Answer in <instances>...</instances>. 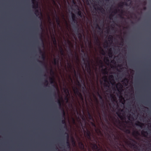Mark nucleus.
<instances>
[{
	"mask_svg": "<svg viewBox=\"0 0 151 151\" xmlns=\"http://www.w3.org/2000/svg\"><path fill=\"white\" fill-rule=\"evenodd\" d=\"M80 123L81 126L83 129L84 133V134L85 136L88 139L91 140V132L87 129V127L86 126V123L85 122L84 125L81 122V120H80Z\"/></svg>",
	"mask_w": 151,
	"mask_h": 151,
	"instance_id": "1",
	"label": "nucleus"
},
{
	"mask_svg": "<svg viewBox=\"0 0 151 151\" xmlns=\"http://www.w3.org/2000/svg\"><path fill=\"white\" fill-rule=\"evenodd\" d=\"M73 90L74 93L76 94H78L80 97L83 96L81 93L79 92V89L77 87H74L73 88Z\"/></svg>",
	"mask_w": 151,
	"mask_h": 151,
	"instance_id": "2",
	"label": "nucleus"
},
{
	"mask_svg": "<svg viewBox=\"0 0 151 151\" xmlns=\"http://www.w3.org/2000/svg\"><path fill=\"white\" fill-rule=\"evenodd\" d=\"M37 48L39 52V53L41 55V59H42L43 60H45V53L42 51L40 47L38 46Z\"/></svg>",
	"mask_w": 151,
	"mask_h": 151,
	"instance_id": "3",
	"label": "nucleus"
},
{
	"mask_svg": "<svg viewBox=\"0 0 151 151\" xmlns=\"http://www.w3.org/2000/svg\"><path fill=\"white\" fill-rule=\"evenodd\" d=\"M92 145V149L93 150L96 151H101V150L98 147L97 145L95 143L91 144Z\"/></svg>",
	"mask_w": 151,
	"mask_h": 151,
	"instance_id": "4",
	"label": "nucleus"
},
{
	"mask_svg": "<svg viewBox=\"0 0 151 151\" xmlns=\"http://www.w3.org/2000/svg\"><path fill=\"white\" fill-rule=\"evenodd\" d=\"M64 135H66V138L67 139V141H66V144H67V147L68 148H70V144L69 141V135L68 133L66 132H65L64 134Z\"/></svg>",
	"mask_w": 151,
	"mask_h": 151,
	"instance_id": "5",
	"label": "nucleus"
},
{
	"mask_svg": "<svg viewBox=\"0 0 151 151\" xmlns=\"http://www.w3.org/2000/svg\"><path fill=\"white\" fill-rule=\"evenodd\" d=\"M76 32L77 33V34L78 35V37L79 39H81L82 36V34L79 33V28L78 26L76 27Z\"/></svg>",
	"mask_w": 151,
	"mask_h": 151,
	"instance_id": "6",
	"label": "nucleus"
},
{
	"mask_svg": "<svg viewBox=\"0 0 151 151\" xmlns=\"http://www.w3.org/2000/svg\"><path fill=\"white\" fill-rule=\"evenodd\" d=\"M86 61L87 63H84V64H85L86 67L91 68V64L90 61H89V58H86Z\"/></svg>",
	"mask_w": 151,
	"mask_h": 151,
	"instance_id": "7",
	"label": "nucleus"
},
{
	"mask_svg": "<svg viewBox=\"0 0 151 151\" xmlns=\"http://www.w3.org/2000/svg\"><path fill=\"white\" fill-rule=\"evenodd\" d=\"M78 145L80 148L81 150H83L84 149V145L83 142H81L78 143Z\"/></svg>",
	"mask_w": 151,
	"mask_h": 151,
	"instance_id": "8",
	"label": "nucleus"
},
{
	"mask_svg": "<svg viewBox=\"0 0 151 151\" xmlns=\"http://www.w3.org/2000/svg\"><path fill=\"white\" fill-rule=\"evenodd\" d=\"M33 8L35 9H38V2L33 4Z\"/></svg>",
	"mask_w": 151,
	"mask_h": 151,
	"instance_id": "9",
	"label": "nucleus"
},
{
	"mask_svg": "<svg viewBox=\"0 0 151 151\" xmlns=\"http://www.w3.org/2000/svg\"><path fill=\"white\" fill-rule=\"evenodd\" d=\"M142 135L145 137H146L148 135V133L147 131H142L141 132Z\"/></svg>",
	"mask_w": 151,
	"mask_h": 151,
	"instance_id": "10",
	"label": "nucleus"
},
{
	"mask_svg": "<svg viewBox=\"0 0 151 151\" xmlns=\"http://www.w3.org/2000/svg\"><path fill=\"white\" fill-rule=\"evenodd\" d=\"M116 88L118 89V90L119 91L120 88V89H122V86L121 83H119L116 85Z\"/></svg>",
	"mask_w": 151,
	"mask_h": 151,
	"instance_id": "11",
	"label": "nucleus"
},
{
	"mask_svg": "<svg viewBox=\"0 0 151 151\" xmlns=\"http://www.w3.org/2000/svg\"><path fill=\"white\" fill-rule=\"evenodd\" d=\"M132 135L136 138L137 136L139 135V134L138 131H134L132 133Z\"/></svg>",
	"mask_w": 151,
	"mask_h": 151,
	"instance_id": "12",
	"label": "nucleus"
},
{
	"mask_svg": "<svg viewBox=\"0 0 151 151\" xmlns=\"http://www.w3.org/2000/svg\"><path fill=\"white\" fill-rule=\"evenodd\" d=\"M61 122H62V123L64 125V129H67V126H66V122L65 120V118H64V119H63L62 120Z\"/></svg>",
	"mask_w": 151,
	"mask_h": 151,
	"instance_id": "13",
	"label": "nucleus"
},
{
	"mask_svg": "<svg viewBox=\"0 0 151 151\" xmlns=\"http://www.w3.org/2000/svg\"><path fill=\"white\" fill-rule=\"evenodd\" d=\"M56 22L57 23L58 25L59 26H60V21L59 17L57 15H56Z\"/></svg>",
	"mask_w": 151,
	"mask_h": 151,
	"instance_id": "14",
	"label": "nucleus"
},
{
	"mask_svg": "<svg viewBox=\"0 0 151 151\" xmlns=\"http://www.w3.org/2000/svg\"><path fill=\"white\" fill-rule=\"evenodd\" d=\"M135 124L136 126H139L140 127H142V126L143 125V123H141L139 121H137L135 123Z\"/></svg>",
	"mask_w": 151,
	"mask_h": 151,
	"instance_id": "15",
	"label": "nucleus"
},
{
	"mask_svg": "<svg viewBox=\"0 0 151 151\" xmlns=\"http://www.w3.org/2000/svg\"><path fill=\"white\" fill-rule=\"evenodd\" d=\"M73 23L74 24H75V25L76 24V25H77L76 26H75V29H76V27H78V26H79L78 24V22H77V19H73Z\"/></svg>",
	"mask_w": 151,
	"mask_h": 151,
	"instance_id": "16",
	"label": "nucleus"
},
{
	"mask_svg": "<svg viewBox=\"0 0 151 151\" xmlns=\"http://www.w3.org/2000/svg\"><path fill=\"white\" fill-rule=\"evenodd\" d=\"M78 11L77 12L78 15H79L80 17H83V13L78 8Z\"/></svg>",
	"mask_w": 151,
	"mask_h": 151,
	"instance_id": "17",
	"label": "nucleus"
},
{
	"mask_svg": "<svg viewBox=\"0 0 151 151\" xmlns=\"http://www.w3.org/2000/svg\"><path fill=\"white\" fill-rule=\"evenodd\" d=\"M102 71L104 74H107L108 72L107 71V69L106 68H105L104 69H102Z\"/></svg>",
	"mask_w": 151,
	"mask_h": 151,
	"instance_id": "18",
	"label": "nucleus"
},
{
	"mask_svg": "<svg viewBox=\"0 0 151 151\" xmlns=\"http://www.w3.org/2000/svg\"><path fill=\"white\" fill-rule=\"evenodd\" d=\"M60 52L62 55H64V52L63 48L62 47H60Z\"/></svg>",
	"mask_w": 151,
	"mask_h": 151,
	"instance_id": "19",
	"label": "nucleus"
},
{
	"mask_svg": "<svg viewBox=\"0 0 151 151\" xmlns=\"http://www.w3.org/2000/svg\"><path fill=\"white\" fill-rule=\"evenodd\" d=\"M94 25H95L96 26V28L98 29L99 30H100V31H101L102 30L101 28L100 27L99 25V24L97 23L95 24Z\"/></svg>",
	"mask_w": 151,
	"mask_h": 151,
	"instance_id": "20",
	"label": "nucleus"
},
{
	"mask_svg": "<svg viewBox=\"0 0 151 151\" xmlns=\"http://www.w3.org/2000/svg\"><path fill=\"white\" fill-rule=\"evenodd\" d=\"M87 72L91 75V68L86 67Z\"/></svg>",
	"mask_w": 151,
	"mask_h": 151,
	"instance_id": "21",
	"label": "nucleus"
},
{
	"mask_svg": "<svg viewBox=\"0 0 151 151\" xmlns=\"http://www.w3.org/2000/svg\"><path fill=\"white\" fill-rule=\"evenodd\" d=\"M37 61L38 62H39V63H40L42 65H44L45 66V68L46 69H47V66L45 65V63L44 62L40 61V60H37Z\"/></svg>",
	"mask_w": 151,
	"mask_h": 151,
	"instance_id": "22",
	"label": "nucleus"
},
{
	"mask_svg": "<svg viewBox=\"0 0 151 151\" xmlns=\"http://www.w3.org/2000/svg\"><path fill=\"white\" fill-rule=\"evenodd\" d=\"M61 110L62 111V117H63V119H64L65 118V113L63 108H62L61 109Z\"/></svg>",
	"mask_w": 151,
	"mask_h": 151,
	"instance_id": "23",
	"label": "nucleus"
},
{
	"mask_svg": "<svg viewBox=\"0 0 151 151\" xmlns=\"http://www.w3.org/2000/svg\"><path fill=\"white\" fill-rule=\"evenodd\" d=\"M35 14L37 16L39 15L40 12L37 9H35Z\"/></svg>",
	"mask_w": 151,
	"mask_h": 151,
	"instance_id": "24",
	"label": "nucleus"
},
{
	"mask_svg": "<svg viewBox=\"0 0 151 151\" xmlns=\"http://www.w3.org/2000/svg\"><path fill=\"white\" fill-rule=\"evenodd\" d=\"M128 119L129 120H132L134 119L133 116L131 114H129V115L128 116Z\"/></svg>",
	"mask_w": 151,
	"mask_h": 151,
	"instance_id": "25",
	"label": "nucleus"
},
{
	"mask_svg": "<svg viewBox=\"0 0 151 151\" xmlns=\"http://www.w3.org/2000/svg\"><path fill=\"white\" fill-rule=\"evenodd\" d=\"M102 111L103 112V116H104L105 117H107V112L106 111H104L102 109Z\"/></svg>",
	"mask_w": 151,
	"mask_h": 151,
	"instance_id": "26",
	"label": "nucleus"
},
{
	"mask_svg": "<svg viewBox=\"0 0 151 151\" xmlns=\"http://www.w3.org/2000/svg\"><path fill=\"white\" fill-rule=\"evenodd\" d=\"M72 19H77L76 16L73 13H71Z\"/></svg>",
	"mask_w": 151,
	"mask_h": 151,
	"instance_id": "27",
	"label": "nucleus"
},
{
	"mask_svg": "<svg viewBox=\"0 0 151 151\" xmlns=\"http://www.w3.org/2000/svg\"><path fill=\"white\" fill-rule=\"evenodd\" d=\"M50 81L51 83H54V78H50Z\"/></svg>",
	"mask_w": 151,
	"mask_h": 151,
	"instance_id": "28",
	"label": "nucleus"
},
{
	"mask_svg": "<svg viewBox=\"0 0 151 151\" xmlns=\"http://www.w3.org/2000/svg\"><path fill=\"white\" fill-rule=\"evenodd\" d=\"M58 103L59 106L60 108L61 109L62 108H61V103L60 100L58 99Z\"/></svg>",
	"mask_w": 151,
	"mask_h": 151,
	"instance_id": "29",
	"label": "nucleus"
},
{
	"mask_svg": "<svg viewBox=\"0 0 151 151\" xmlns=\"http://www.w3.org/2000/svg\"><path fill=\"white\" fill-rule=\"evenodd\" d=\"M109 79H112V81L114 82V83L115 84V82H114V79L113 76L112 75H110L109 76Z\"/></svg>",
	"mask_w": 151,
	"mask_h": 151,
	"instance_id": "30",
	"label": "nucleus"
},
{
	"mask_svg": "<svg viewBox=\"0 0 151 151\" xmlns=\"http://www.w3.org/2000/svg\"><path fill=\"white\" fill-rule=\"evenodd\" d=\"M118 6L120 8H122L124 6L123 4H122V2H120L118 4Z\"/></svg>",
	"mask_w": 151,
	"mask_h": 151,
	"instance_id": "31",
	"label": "nucleus"
},
{
	"mask_svg": "<svg viewBox=\"0 0 151 151\" xmlns=\"http://www.w3.org/2000/svg\"><path fill=\"white\" fill-rule=\"evenodd\" d=\"M97 9L99 10L101 12H104L105 11L102 8H101L98 7L97 8Z\"/></svg>",
	"mask_w": 151,
	"mask_h": 151,
	"instance_id": "32",
	"label": "nucleus"
},
{
	"mask_svg": "<svg viewBox=\"0 0 151 151\" xmlns=\"http://www.w3.org/2000/svg\"><path fill=\"white\" fill-rule=\"evenodd\" d=\"M101 104V106L102 107H103L104 109H105V106L104 103V100L102 101Z\"/></svg>",
	"mask_w": 151,
	"mask_h": 151,
	"instance_id": "33",
	"label": "nucleus"
},
{
	"mask_svg": "<svg viewBox=\"0 0 151 151\" xmlns=\"http://www.w3.org/2000/svg\"><path fill=\"white\" fill-rule=\"evenodd\" d=\"M53 44L55 45H57V42L56 41V40L55 39V38L54 37L53 40Z\"/></svg>",
	"mask_w": 151,
	"mask_h": 151,
	"instance_id": "34",
	"label": "nucleus"
},
{
	"mask_svg": "<svg viewBox=\"0 0 151 151\" xmlns=\"http://www.w3.org/2000/svg\"><path fill=\"white\" fill-rule=\"evenodd\" d=\"M40 35V39H41L42 42V44L43 45V46H44V43H43V40H42V35L41 34H40L39 35Z\"/></svg>",
	"mask_w": 151,
	"mask_h": 151,
	"instance_id": "35",
	"label": "nucleus"
},
{
	"mask_svg": "<svg viewBox=\"0 0 151 151\" xmlns=\"http://www.w3.org/2000/svg\"><path fill=\"white\" fill-rule=\"evenodd\" d=\"M53 62H54V64L55 65H56L57 64V63H58V60H57L56 58H54V60H53Z\"/></svg>",
	"mask_w": 151,
	"mask_h": 151,
	"instance_id": "36",
	"label": "nucleus"
},
{
	"mask_svg": "<svg viewBox=\"0 0 151 151\" xmlns=\"http://www.w3.org/2000/svg\"><path fill=\"white\" fill-rule=\"evenodd\" d=\"M97 94H98V96H99V98L101 99L102 100V101H103L104 100L103 99V98H102V96L101 95L99 94V92H98L97 93Z\"/></svg>",
	"mask_w": 151,
	"mask_h": 151,
	"instance_id": "37",
	"label": "nucleus"
},
{
	"mask_svg": "<svg viewBox=\"0 0 151 151\" xmlns=\"http://www.w3.org/2000/svg\"><path fill=\"white\" fill-rule=\"evenodd\" d=\"M105 43L106 44L104 45L105 46L104 48H107L108 47V43L107 41H106Z\"/></svg>",
	"mask_w": 151,
	"mask_h": 151,
	"instance_id": "38",
	"label": "nucleus"
},
{
	"mask_svg": "<svg viewBox=\"0 0 151 151\" xmlns=\"http://www.w3.org/2000/svg\"><path fill=\"white\" fill-rule=\"evenodd\" d=\"M104 60L106 61V63H109V60L108 57H106L104 59Z\"/></svg>",
	"mask_w": 151,
	"mask_h": 151,
	"instance_id": "39",
	"label": "nucleus"
},
{
	"mask_svg": "<svg viewBox=\"0 0 151 151\" xmlns=\"http://www.w3.org/2000/svg\"><path fill=\"white\" fill-rule=\"evenodd\" d=\"M123 82H126L127 83L128 82V80L127 78H124L122 81Z\"/></svg>",
	"mask_w": 151,
	"mask_h": 151,
	"instance_id": "40",
	"label": "nucleus"
},
{
	"mask_svg": "<svg viewBox=\"0 0 151 151\" xmlns=\"http://www.w3.org/2000/svg\"><path fill=\"white\" fill-rule=\"evenodd\" d=\"M111 134L113 136H114L115 137V139H118V137H116L114 134L113 133V132H111Z\"/></svg>",
	"mask_w": 151,
	"mask_h": 151,
	"instance_id": "41",
	"label": "nucleus"
},
{
	"mask_svg": "<svg viewBox=\"0 0 151 151\" xmlns=\"http://www.w3.org/2000/svg\"><path fill=\"white\" fill-rule=\"evenodd\" d=\"M104 79V81L105 82H107V76H105L103 77Z\"/></svg>",
	"mask_w": 151,
	"mask_h": 151,
	"instance_id": "42",
	"label": "nucleus"
},
{
	"mask_svg": "<svg viewBox=\"0 0 151 151\" xmlns=\"http://www.w3.org/2000/svg\"><path fill=\"white\" fill-rule=\"evenodd\" d=\"M108 38L110 39L112 42V40L113 39V37L112 36L110 35L109 36Z\"/></svg>",
	"mask_w": 151,
	"mask_h": 151,
	"instance_id": "43",
	"label": "nucleus"
},
{
	"mask_svg": "<svg viewBox=\"0 0 151 151\" xmlns=\"http://www.w3.org/2000/svg\"><path fill=\"white\" fill-rule=\"evenodd\" d=\"M68 67L70 69L73 68L71 64L70 63H68Z\"/></svg>",
	"mask_w": 151,
	"mask_h": 151,
	"instance_id": "44",
	"label": "nucleus"
},
{
	"mask_svg": "<svg viewBox=\"0 0 151 151\" xmlns=\"http://www.w3.org/2000/svg\"><path fill=\"white\" fill-rule=\"evenodd\" d=\"M122 4H123L124 6L125 5L126 6H128V4L126 2H122Z\"/></svg>",
	"mask_w": 151,
	"mask_h": 151,
	"instance_id": "45",
	"label": "nucleus"
},
{
	"mask_svg": "<svg viewBox=\"0 0 151 151\" xmlns=\"http://www.w3.org/2000/svg\"><path fill=\"white\" fill-rule=\"evenodd\" d=\"M68 50H69V52L71 54V55H73V54L72 53V50L70 47H68Z\"/></svg>",
	"mask_w": 151,
	"mask_h": 151,
	"instance_id": "46",
	"label": "nucleus"
},
{
	"mask_svg": "<svg viewBox=\"0 0 151 151\" xmlns=\"http://www.w3.org/2000/svg\"><path fill=\"white\" fill-rule=\"evenodd\" d=\"M118 12V10L115 9L114 10V11L112 12V13H114V14H116Z\"/></svg>",
	"mask_w": 151,
	"mask_h": 151,
	"instance_id": "47",
	"label": "nucleus"
},
{
	"mask_svg": "<svg viewBox=\"0 0 151 151\" xmlns=\"http://www.w3.org/2000/svg\"><path fill=\"white\" fill-rule=\"evenodd\" d=\"M101 52H102L101 54L103 55H105V52H104V50L103 49H101Z\"/></svg>",
	"mask_w": 151,
	"mask_h": 151,
	"instance_id": "48",
	"label": "nucleus"
},
{
	"mask_svg": "<svg viewBox=\"0 0 151 151\" xmlns=\"http://www.w3.org/2000/svg\"><path fill=\"white\" fill-rule=\"evenodd\" d=\"M125 132L128 134H130V131L129 129H126Z\"/></svg>",
	"mask_w": 151,
	"mask_h": 151,
	"instance_id": "49",
	"label": "nucleus"
},
{
	"mask_svg": "<svg viewBox=\"0 0 151 151\" xmlns=\"http://www.w3.org/2000/svg\"><path fill=\"white\" fill-rule=\"evenodd\" d=\"M39 24L40 25V27L41 28V29H42V22H39Z\"/></svg>",
	"mask_w": 151,
	"mask_h": 151,
	"instance_id": "50",
	"label": "nucleus"
},
{
	"mask_svg": "<svg viewBox=\"0 0 151 151\" xmlns=\"http://www.w3.org/2000/svg\"><path fill=\"white\" fill-rule=\"evenodd\" d=\"M88 114L89 116V119H91L92 118V117L91 115L89 112H88Z\"/></svg>",
	"mask_w": 151,
	"mask_h": 151,
	"instance_id": "51",
	"label": "nucleus"
},
{
	"mask_svg": "<svg viewBox=\"0 0 151 151\" xmlns=\"http://www.w3.org/2000/svg\"><path fill=\"white\" fill-rule=\"evenodd\" d=\"M95 40H96V42H99V39H98V37H95Z\"/></svg>",
	"mask_w": 151,
	"mask_h": 151,
	"instance_id": "52",
	"label": "nucleus"
},
{
	"mask_svg": "<svg viewBox=\"0 0 151 151\" xmlns=\"http://www.w3.org/2000/svg\"><path fill=\"white\" fill-rule=\"evenodd\" d=\"M100 63L101 64V67L102 68L103 66V63L101 60H100L99 61Z\"/></svg>",
	"mask_w": 151,
	"mask_h": 151,
	"instance_id": "53",
	"label": "nucleus"
},
{
	"mask_svg": "<svg viewBox=\"0 0 151 151\" xmlns=\"http://www.w3.org/2000/svg\"><path fill=\"white\" fill-rule=\"evenodd\" d=\"M113 15H112V14H111L110 15L109 17L110 19H112V18L113 17Z\"/></svg>",
	"mask_w": 151,
	"mask_h": 151,
	"instance_id": "54",
	"label": "nucleus"
},
{
	"mask_svg": "<svg viewBox=\"0 0 151 151\" xmlns=\"http://www.w3.org/2000/svg\"><path fill=\"white\" fill-rule=\"evenodd\" d=\"M73 72L74 73V74L75 76H76V70H75V69H74V68H73Z\"/></svg>",
	"mask_w": 151,
	"mask_h": 151,
	"instance_id": "55",
	"label": "nucleus"
},
{
	"mask_svg": "<svg viewBox=\"0 0 151 151\" xmlns=\"http://www.w3.org/2000/svg\"><path fill=\"white\" fill-rule=\"evenodd\" d=\"M45 83L47 84L46 86H47L48 84V81L46 79L45 80Z\"/></svg>",
	"mask_w": 151,
	"mask_h": 151,
	"instance_id": "56",
	"label": "nucleus"
},
{
	"mask_svg": "<svg viewBox=\"0 0 151 151\" xmlns=\"http://www.w3.org/2000/svg\"><path fill=\"white\" fill-rule=\"evenodd\" d=\"M32 4H34V3L36 2H37L36 0H32Z\"/></svg>",
	"mask_w": 151,
	"mask_h": 151,
	"instance_id": "57",
	"label": "nucleus"
},
{
	"mask_svg": "<svg viewBox=\"0 0 151 151\" xmlns=\"http://www.w3.org/2000/svg\"><path fill=\"white\" fill-rule=\"evenodd\" d=\"M68 42L69 45H72V43L69 40L68 41Z\"/></svg>",
	"mask_w": 151,
	"mask_h": 151,
	"instance_id": "58",
	"label": "nucleus"
},
{
	"mask_svg": "<svg viewBox=\"0 0 151 151\" xmlns=\"http://www.w3.org/2000/svg\"><path fill=\"white\" fill-rule=\"evenodd\" d=\"M92 124L93 127H96V125L94 123L92 122Z\"/></svg>",
	"mask_w": 151,
	"mask_h": 151,
	"instance_id": "59",
	"label": "nucleus"
},
{
	"mask_svg": "<svg viewBox=\"0 0 151 151\" xmlns=\"http://www.w3.org/2000/svg\"><path fill=\"white\" fill-rule=\"evenodd\" d=\"M105 120V121H106V122H108V119H107V117H105V119H104Z\"/></svg>",
	"mask_w": 151,
	"mask_h": 151,
	"instance_id": "60",
	"label": "nucleus"
},
{
	"mask_svg": "<svg viewBox=\"0 0 151 151\" xmlns=\"http://www.w3.org/2000/svg\"><path fill=\"white\" fill-rule=\"evenodd\" d=\"M133 142H134V143H135L136 142V141L134 140V139H130Z\"/></svg>",
	"mask_w": 151,
	"mask_h": 151,
	"instance_id": "61",
	"label": "nucleus"
},
{
	"mask_svg": "<svg viewBox=\"0 0 151 151\" xmlns=\"http://www.w3.org/2000/svg\"><path fill=\"white\" fill-rule=\"evenodd\" d=\"M52 2L53 3V4H55V5H56V2H55V1L54 0H52Z\"/></svg>",
	"mask_w": 151,
	"mask_h": 151,
	"instance_id": "62",
	"label": "nucleus"
},
{
	"mask_svg": "<svg viewBox=\"0 0 151 151\" xmlns=\"http://www.w3.org/2000/svg\"><path fill=\"white\" fill-rule=\"evenodd\" d=\"M80 98L81 99V100L83 101V100H84V99H83V96H81V97H80Z\"/></svg>",
	"mask_w": 151,
	"mask_h": 151,
	"instance_id": "63",
	"label": "nucleus"
},
{
	"mask_svg": "<svg viewBox=\"0 0 151 151\" xmlns=\"http://www.w3.org/2000/svg\"><path fill=\"white\" fill-rule=\"evenodd\" d=\"M149 129L151 130V124H150V125L149 127Z\"/></svg>",
	"mask_w": 151,
	"mask_h": 151,
	"instance_id": "64",
	"label": "nucleus"
}]
</instances>
